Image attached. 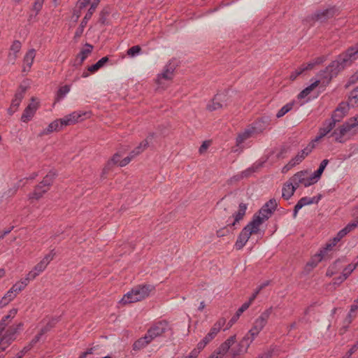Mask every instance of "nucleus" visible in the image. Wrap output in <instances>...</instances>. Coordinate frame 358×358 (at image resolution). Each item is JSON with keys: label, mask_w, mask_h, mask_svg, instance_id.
Instances as JSON below:
<instances>
[{"label": "nucleus", "mask_w": 358, "mask_h": 358, "mask_svg": "<svg viewBox=\"0 0 358 358\" xmlns=\"http://www.w3.org/2000/svg\"><path fill=\"white\" fill-rule=\"evenodd\" d=\"M227 101L228 96L226 93H217L208 101L206 105V109L210 112L221 109L227 106Z\"/></svg>", "instance_id": "obj_11"}, {"label": "nucleus", "mask_w": 358, "mask_h": 358, "mask_svg": "<svg viewBox=\"0 0 358 358\" xmlns=\"http://www.w3.org/2000/svg\"><path fill=\"white\" fill-rule=\"evenodd\" d=\"M358 134V114L349 118L333 132L335 140L340 143L345 142Z\"/></svg>", "instance_id": "obj_3"}, {"label": "nucleus", "mask_w": 358, "mask_h": 358, "mask_svg": "<svg viewBox=\"0 0 358 358\" xmlns=\"http://www.w3.org/2000/svg\"><path fill=\"white\" fill-rule=\"evenodd\" d=\"M154 135L151 134L148 136L145 140H143L142 142L140 143V144L136 147L131 153L132 154V156L136 157V156L139 155L141 153H142L145 149L148 147L150 142L152 139Z\"/></svg>", "instance_id": "obj_29"}, {"label": "nucleus", "mask_w": 358, "mask_h": 358, "mask_svg": "<svg viewBox=\"0 0 358 358\" xmlns=\"http://www.w3.org/2000/svg\"><path fill=\"white\" fill-rule=\"evenodd\" d=\"M55 256V252L52 250L48 255H46L44 258L41 261V262L47 267L49 263L54 259Z\"/></svg>", "instance_id": "obj_54"}, {"label": "nucleus", "mask_w": 358, "mask_h": 358, "mask_svg": "<svg viewBox=\"0 0 358 358\" xmlns=\"http://www.w3.org/2000/svg\"><path fill=\"white\" fill-rule=\"evenodd\" d=\"M226 323L224 318L218 320L211 327L209 332L206 336L198 343L196 348H194L195 351L199 355L200 352L205 348V347L217 336L218 332L222 329Z\"/></svg>", "instance_id": "obj_6"}, {"label": "nucleus", "mask_w": 358, "mask_h": 358, "mask_svg": "<svg viewBox=\"0 0 358 358\" xmlns=\"http://www.w3.org/2000/svg\"><path fill=\"white\" fill-rule=\"evenodd\" d=\"M250 307V303H244L241 307H240L238 310L236 311V314H237L238 316H241V315L248 308Z\"/></svg>", "instance_id": "obj_60"}, {"label": "nucleus", "mask_w": 358, "mask_h": 358, "mask_svg": "<svg viewBox=\"0 0 358 358\" xmlns=\"http://www.w3.org/2000/svg\"><path fill=\"white\" fill-rule=\"evenodd\" d=\"M256 135L253 129L250 126L246 127L243 131L238 134L236 138L237 145H240L241 143L245 142L248 138L253 137Z\"/></svg>", "instance_id": "obj_27"}, {"label": "nucleus", "mask_w": 358, "mask_h": 358, "mask_svg": "<svg viewBox=\"0 0 358 358\" xmlns=\"http://www.w3.org/2000/svg\"><path fill=\"white\" fill-rule=\"evenodd\" d=\"M55 256V252L52 250L48 255H46L44 258L41 261V262L47 267L49 263L54 259Z\"/></svg>", "instance_id": "obj_53"}, {"label": "nucleus", "mask_w": 358, "mask_h": 358, "mask_svg": "<svg viewBox=\"0 0 358 358\" xmlns=\"http://www.w3.org/2000/svg\"><path fill=\"white\" fill-rule=\"evenodd\" d=\"M46 267L40 262L37 264L34 269L31 271L27 275H29V278L34 279L37 275H38L41 272H43Z\"/></svg>", "instance_id": "obj_45"}, {"label": "nucleus", "mask_w": 358, "mask_h": 358, "mask_svg": "<svg viewBox=\"0 0 358 358\" xmlns=\"http://www.w3.org/2000/svg\"><path fill=\"white\" fill-rule=\"evenodd\" d=\"M31 278H29V275L24 279H22L15 282L10 288L17 295L22 291L29 284Z\"/></svg>", "instance_id": "obj_34"}, {"label": "nucleus", "mask_w": 358, "mask_h": 358, "mask_svg": "<svg viewBox=\"0 0 358 358\" xmlns=\"http://www.w3.org/2000/svg\"><path fill=\"white\" fill-rule=\"evenodd\" d=\"M38 106V101H37L36 99L32 98L31 103L24 109L21 117V120L24 122H28L30 121L34 117Z\"/></svg>", "instance_id": "obj_16"}, {"label": "nucleus", "mask_w": 358, "mask_h": 358, "mask_svg": "<svg viewBox=\"0 0 358 358\" xmlns=\"http://www.w3.org/2000/svg\"><path fill=\"white\" fill-rule=\"evenodd\" d=\"M55 256V252L52 250L48 255H46L44 258L41 261V262L47 267L49 263L54 259Z\"/></svg>", "instance_id": "obj_52"}, {"label": "nucleus", "mask_w": 358, "mask_h": 358, "mask_svg": "<svg viewBox=\"0 0 358 358\" xmlns=\"http://www.w3.org/2000/svg\"><path fill=\"white\" fill-rule=\"evenodd\" d=\"M22 324L20 323L10 326L6 331L3 338L2 342L8 343L15 339V334L20 329Z\"/></svg>", "instance_id": "obj_26"}, {"label": "nucleus", "mask_w": 358, "mask_h": 358, "mask_svg": "<svg viewBox=\"0 0 358 358\" xmlns=\"http://www.w3.org/2000/svg\"><path fill=\"white\" fill-rule=\"evenodd\" d=\"M358 59V44L348 48L345 52L341 54L338 59L326 69L324 73L331 76V79L336 76L345 67L350 66Z\"/></svg>", "instance_id": "obj_2"}, {"label": "nucleus", "mask_w": 358, "mask_h": 358, "mask_svg": "<svg viewBox=\"0 0 358 358\" xmlns=\"http://www.w3.org/2000/svg\"><path fill=\"white\" fill-rule=\"evenodd\" d=\"M294 166H295V165L291 161H289L287 164H286L285 166L282 167V173H287L288 171H289Z\"/></svg>", "instance_id": "obj_64"}, {"label": "nucleus", "mask_w": 358, "mask_h": 358, "mask_svg": "<svg viewBox=\"0 0 358 358\" xmlns=\"http://www.w3.org/2000/svg\"><path fill=\"white\" fill-rule=\"evenodd\" d=\"M323 62V59L320 57L315 59L313 62H311L307 64H303L299 67V71L297 72L298 74H301L306 70L312 69L316 64H319Z\"/></svg>", "instance_id": "obj_44"}, {"label": "nucleus", "mask_w": 358, "mask_h": 358, "mask_svg": "<svg viewBox=\"0 0 358 358\" xmlns=\"http://www.w3.org/2000/svg\"><path fill=\"white\" fill-rule=\"evenodd\" d=\"M357 262L355 264H350L343 269L342 275L334 280V283L336 285L341 284L351 274V273L356 268L358 265V257H357Z\"/></svg>", "instance_id": "obj_24"}, {"label": "nucleus", "mask_w": 358, "mask_h": 358, "mask_svg": "<svg viewBox=\"0 0 358 358\" xmlns=\"http://www.w3.org/2000/svg\"><path fill=\"white\" fill-rule=\"evenodd\" d=\"M135 157L132 156V154L130 152L129 156L124 157L120 162L119 166H124L127 165Z\"/></svg>", "instance_id": "obj_57"}, {"label": "nucleus", "mask_w": 358, "mask_h": 358, "mask_svg": "<svg viewBox=\"0 0 358 358\" xmlns=\"http://www.w3.org/2000/svg\"><path fill=\"white\" fill-rule=\"evenodd\" d=\"M108 61V58L107 57H102L95 64L89 66L87 69L90 72L94 73L101 68Z\"/></svg>", "instance_id": "obj_46"}, {"label": "nucleus", "mask_w": 358, "mask_h": 358, "mask_svg": "<svg viewBox=\"0 0 358 358\" xmlns=\"http://www.w3.org/2000/svg\"><path fill=\"white\" fill-rule=\"evenodd\" d=\"M292 180L295 182L296 186L303 185L305 187H308L317 182L316 180L313 178L312 174H309L308 171H301L295 173L292 176Z\"/></svg>", "instance_id": "obj_12"}, {"label": "nucleus", "mask_w": 358, "mask_h": 358, "mask_svg": "<svg viewBox=\"0 0 358 358\" xmlns=\"http://www.w3.org/2000/svg\"><path fill=\"white\" fill-rule=\"evenodd\" d=\"M44 0H36L33 9L36 11V13L39 12V10L41 9Z\"/></svg>", "instance_id": "obj_59"}, {"label": "nucleus", "mask_w": 358, "mask_h": 358, "mask_svg": "<svg viewBox=\"0 0 358 358\" xmlns=\"http://www.w3.org/2000/svg\"><path fill=\"white\" fill-rule=\"evenodd\" d=\"M277 207V201L275 199L269 200L263 208L271 210V212L273 213Z\"/></svg>", "instance_id": "obj_55"}, {"label": "nucleus", "mask_w": 358, "mask_h": 358, "mask_svg": "<svg viewBox=\"0 0 358 358\" xmlns=\"http://www.w3.org/2000/svg\"><path fill=\"white\" fill-rule=\"evenodd\" d=\"M57 176V173L55 171H49L43 178V180L40 182L41 185L47 187L49 190L50 185L52 184L55 178Z\"/></svg>", "instance_id": "obj_38"}, {"label": "nucleus", "mask_w": 358, "mask_h": 358, "mask_svg": "<svg viewBox=\"0 0 358 358\" xmlns=\"http://www.w3.org/2000/svg\"><path fill=\"white\" fill-rule=\"evenodd\" d=\"M91 117V112L90 111H73L71 113L65 115L62 118L65 127L75 124L79 122H82L85 119Z\"/></svg>", "instance_id": "obj_8"}, {"label": "nucleus", "mask_w": 358, "mask_h": 358, "mask_svg": "<svg viewBox=\"0 0 358 358\" xmlns=\"http://www.w3.org/2000/svg\"><path fill=\"white\" fill-rule=\"evenodd\" d=\"M168 80H162L161 82L158 81V78H157L156 83L158 85V88H160L162 90H165L168 87Z\"/></svg>", "instance_id": "obj_62"}, {"label": "nucleus", "mask_w": 358, "mask_h": 358, "mask_svg": "<svg viewBox=\"0 0 358 358\" xmlns=\"http://www.w3.org/2000/svg\"><path fill=\"white\" fill-rule=\"evenodd\" d=\"M329 250H326V248L320 252V253L315 255L312 259L307 264V267L310 266L311 268L315 267L317 264L322 261L324 256Z\"/></svg>", "instance_id": "obj_39"}, {"label": "nucleus", "mask_w": 358, "mask_h": 358, "mask_svg": "<svg viewBox=\"0 0 358 358\" xmlns=\"http://www.w3.org/2000/svg\"><path fill=\"white\" fill-rule=\"evenodd\" d=\"M323 171L324 170L319 167L318 169L312 174L313 176V178H315L317 182L320 178Z\"/></svg>", "instance_id": "obj_63"}, {"label": "nucleus", "mask_w": 358, "mask_h": 358, "mask_svg": "<svg viewBox=\"0 0 358 358\" xmlns=\"http://www.w3.org/2000/svg\"><path fill=\"white\" fill-rule=\"evenodd\" d=\"M247 206L245 203H241L238 207V211L234 215V221L231 223L232 226H235L240 220H243L245 215Z\"/></svg>", "instance_id": "obj_37"}, {"label": "nucleus", "mask_w": 358, "mask_h": 358, "mask_svg": "<svg viewBox=\"0 0 358 358\" xmlns=\"http://www.w3.org/2000/svg\"><path fill=\"white\" fill-rule=\"evenodd\" d=\"M335 123L333 120L327 122L320 129L317 136L311 141L315 144L319 142L323 137H324L328 133H329L333 128L335 127Z\"/></svg>", "instance_id": "obj_21"}, {"label": "nucleus", "mask_w": 358, "mask_h": 358, "mask_svg": "<svg viewBox=\"0 0 358 358\" xmlns=\"http://www.w3.org/2000/svg\"><path fill=\"white\" fill-rule=\"evenodd\" d=\"M55 256V252L52 250L48 255H46L44 258L41 261V262L47 267L49 263L54 259Z\"/></svg>", "instance_id": "obj_51"}, {"label": "nucleus", "mask_w": 358, "mask_h": 358, "mask_svg": "<svg viewBox=\"0 0 358 358\" xmlns=\"http://www.w3.org/2000/svg\"><path fill=\"white\" fill-rule=\"evenodd\" d=\"M252 341L249 336L245 335L236 346L230 350L229 354L231 358H236L245 354Z\"/></svg>", "instance_id": "obj_13"}, {"label": "nucleus", "mask_w": 358, "mask_h": 358, "mask_svg": "<svg viewBox=\"0 0 358 358\" xmlns=\"http://www.w3.org/2000/svg\"><path fill=\"white\" fill-rule=\"evenodd\" d=\"M343 268L342 262L340 260L335 262L327 270V275L332 276Z\"/></svg>", "instance_id": "obj_43"}, {"label": "nucleus", "mask_w": 358, "mask_h": 358, "mask_svg": "<svg viewBox=\"0 0 358 358\" xmlns=\"http://www.w3.org/2000/svg\"><path fill=\"white\" fill-rule=\"evenodd\" d=\"M69 91H70L69 86L64 85V86L61 87L59 89V90L57 91L56 101H59L61 99L64 97L66 96V94L69 93Z\"/></svg>", "instance_id": "obj_48"}, {"label": "nucleus", "mask_w": 358, "mask_h": 358, "mask_svg": "<svg viewBox=\"0 0 358 358\" xmlns=\"http://www.w3.org/2000/svg\"><path fill=\"white\" fill-rule=\"evenodd\" d=\"M16 296L17 294L11 289H10L0 301V306H6L10 301H12Z\"/></svg>", "instance_id": "obj_42"}, {"label": "nucleus", "mask_w": 358, "mask_h": 358, "mask_svg": "<svg viewBox=\"0 0 358 358\" xmlns=\"http://www.w3.org/2000/svg\"><path fill=\"white\" fill-rule=\"evenodd\" d=\"M315 202H317V201L315 200L314 197H303L301 198L296 205L294 207V217H296L297 215V213L299 210L302 208L303 206L306 205H310Z\"/></svg>", "instance_id": "obj_35"}, {"label": "nucleus", "mask_w": 358, "mask_h": 358, "mask_svg": "<svg viewBox=\"0 0 358 358\" xmlns=\"http://www.w3.org/2000/svg\"><path fill=\"white\" fill-rule=\"evenodd\" d=\"M272 310L273 308L270 307L269 308L262 312L259 317L256 319L252 328L246 334V336H249L252 341H254V339L259 335L260 331L264 329L272 313Z\"/></svg>", "instance_id": "obj_7"}, {"label": "nucleus", "mask_w": 358, "mask_h": 358, "mask_svg": "<svg viewBox=\"0 0 358 358\" xmlns=\"http://www.w3.org/2000/svg\"><path fill=\"white\" fill-rule=\"evenodd\" d=\"M96 3V7L99 5L100 0H78L76 4V8L73 12V18L77 21L80 15L81 10L85 8L87 6L93 7L94 3Z\"/></svg>", "instance_id": "obj_17"}, {"label": "nucleus", "mask_w": 358, "mask_h": 358, "mask_svg": "<svg viewBox=\"0 0 358 358\" xmlns=\"http://www.w3.org/2000/svg\"><path fill=\"white\" fill-rule=\"evenodd\" d=\"M141 48L139 45H134L127 50V55L130 57H134L140 53Z\"/></svg>", "instance_id": "obj_56"}, {"label": "nucleus", "mask_w": 358, "mask_h": 358, "mask_svg": "<svg viewBox=\"0 0 358 358\" xmlns=\"http://www.w3.org/2000/svg\"><path fill=\"white\" fill-rule=\"evenodd\" d=\"M272 215L271 210L262 208L252 220L243 229L235 243L236 250L242 249L252 235L261 234L260 227Z\"/></svg>", "instance_id": "obj_1"}, {"label": "nucleus", "mask_w": 358, "mask_h": 358, "mask_svg": "<svg viewBox=\"0 0 358 358\" xmlns=\"http://www.w3.org/2000/svg\"><path fill=\"white\" fill-rule=\"evenodd\" d=\"M16 296L17 294L11 289H10L0 301V306H6L10 301H12Z\"/></svg>", "instance_id": "obj_40"}, {"label": "nucleus", "mask_w": 358, "mask_h": 358, "mask_svg": "<svg viewBox=\"0 0 358 358\" xmlns=\"http://www.w3.org/2000/svg\"><path fill=\"white\" fill-rule=\"evenodd\" d=\"M357 227L358 217L356 220L348 224L343 229L339 231L336 235V236L332 240L330 241V243L327 245L326 250H331V248L334 247L338 242H339L344 236H345L350 231H353Z\"/></svg>", "instance_id": "obj_9"}, {"label": "nucleus", "mask_w": 358, "mask_h": 358, "mask_svg": "<svg viewBox=\"0 0 358 358\" xmlns=\"http://www.w3.org/2000/svg\"><path fill=\"white\" fill-rule=\"evenodd\" d=\"M96 1L94 3L93 7H90V8L87 10V13H86L85 16L84 17V19L89 20L91 17L92 16L95 9H96Z\"/></svg>", "instance_id": "obj_58"}, {"label": "nucleus", "mask_w": 358, "mask_h": 358, "mask_svg": "<svg viewBox=\"0 0 358 358\" xmlns=\"http://www.w3.org/2000/svg\"><path fill=\"white\" fill-rule=\"evenodd\" d=\"M320 78L315 80L310 85L301 91L298 97L299 99L305 98L320 84H322V85H327L331 80V76H328L326 73H324V71L320 74Z\"/></svg>", "instance_id": "obj_14"}, {"label": "nucleus", "mask_w": 358, "mask_h": 358, "mask_svg": "<svg viewBox=\"0 0 358 358\" xmlns=\"http://www.w3.org/2000/svg\"><path fill=\"white\" fill-rule=\"evenodd\" d=\"M240 316H238L237 314H235L231 320L229 321L227 326L226 327L227 329L231 328L238 320Z\"/></svg>", "instance_id": "obj_61"}, {"label": "nucleus", "mask_w": 358, "mask_h": 358, "mask_svg": "<svg viewBox=\"0 0 358 358\" xmlns=\"http://www.w3.org/2000/svg\"><path fill=\"white\" fill-rule=\"evenodd\" d=\"M93 49V46L90 44H86L84 48L80 51V52L77 55L76 59L74 62L75 66H79L83 64L85 59L88 57V55L92 52Z\"/></svg>", "instance_id": "obj_28"}, {"label": "nucleus", "mask_w": 358, "mask_h": 358, "mask_svg": "<svg viewBox=\"0 0 358 358\" xmlns=\"http://www.w3.org/2000/svg\"><path fill=\"white\" fill-rule=\"evenodd\" d=\"M298 186L296 185L295 182L292 180V177L283 185L282 189V196L287 200L290 199Z\"/></svg>", "instance_id": "obj_18"}, {"label": "nucleus", "mask_w": 358, "mask_h": 358, "mask_svg": "<svg viewBox=\"0 0 358 358\" xmlns=\"http://www.w3.org/2000/svg\"><path fill=\"white\" fill-rule=\"evenodd\" d=\"M349 104L352 106H358V87L350 92L349 96Z\"/></svg>", "instance_id": "obj_47"}, {"label": "nucleus", "mask_w": 358, "mask_h": 358, "mask_svg": "<svg viewBox=\"0 0 358 358\" xmlns=\"http://www.w3.org/2000/svg\"><path fill=\"white\" fill-rule=\"evenodd\" d=\"M357 227L358 217L356 220L348 224L343 229L339 231L336 235V236L332 240L330 241V243L327 245L326 250H331V248L334 247L338 242H339L344 236H345L350 231H353Z\"/></svg>", "instance_id": "obj_10"}, {"label": "nucleus", "mask_w": 358, "mask_h": 358, "mask_svg": "<svg viewBox=\"0 0 358 358\" xmlns=\"http://www.w3.org/2000/svg\"><path fill=\"white\" fill-rule=\"evenodd\" d=\"M22 48V44L19 41H14L10 48V51L8 55V60L9 62L14 64L18 57Z\"/></svg>", "instance_id": "obj_25"}, {"label": "nucleus", "mask_w": 358, "mask_h": 358, "mask_svg": "<svg viewBox=\"0 0 358 358\" xmlns=\"http://www.w3.org/2000/svg\"><path fill=\"white\" fill-rule=\"evenodd\" d=\"M35 57L36 50L34 49H30L26 52L23 59L22 71L24 72H29L30 71Z\"/></svg>", "instance_id": "obj_22"}, {"label": "nucleus", "mask_w": 358, "mask_h": 358, "mask_svg": "<svg viewBox=\"0 0 358 358\" xmlns=\"http://www.w3.org/2000/svg\"><path fill=\"white\" fill-rule=\"evenodd\" d=\"M55 256V252L52 250L48 255H46L44 258L41 261V262L47 267L49 263L54 259Z\"/></svg>", "instance_id": "obj_50"}, {"label": "nucleus", "mask_w": 358, "mask_h": 358, "mask_svg": "<svg viewBox=\"0 0 358 358\" xmlns=\"http://www.w3.org/2000/svg\"><path fill=\"white\" fill-rule=\"evenodd\" d=\"M16 296L17 294L11 289H10L0 301V306H6L10 301H12Z\"/></svg>", "instance_id": "obj_41"}, {"label": "nucleus", "mask_w": 358, "mask_h": 358, "mask_svg": "<svg viewBox=\"0 0 358 358\" xmlns=\"http://www.w3.org/2000/svg\"><path fill=\"white\" fill-rule=\"evenodd\" d=\"M48 191V189H47V187H45L44 186H43L41 184H38L34 191L29 194V199L30 200H38L40 199L44 194H45Z\"/></svg>", "instance_id": "obj_33"}, {"label": "nucleus", "mask_w": 358, "mask_h": 358, "mask_svg": "<svg viewBox=\"0 0 358 358\" xmlns=\"http://www.w3.org/2000/svg\"><path fill=\"white\" fill-rule=\"evenodd\" d=\"M176 69L175 64L169 62L167 64L162 73L158 75V81L161 82L162 80L171 81L173 77L174 71Z\"/></svg>", "instance_id": "obj_19"}, {"label": "nucleus", "mask_w": 358, "mask_h": 358, "mask_svg": "<svg viewBox=\"0 0 358 358\" xmlns=\"http://www.w3.org/2000/svg\"><path fill=\"white\" fill-rule=\"evenodd\" d=\"M63 121L62 118L56 120L52 122L48 127L43 131L44 134H48L54 131H58L65 127L64 124H62Z\"/></svg>", "instance_id": "obj_30"}, {"label": "nucleus", "mask_w": 358, "mask_h": 358, "mask_svg": "<svg viewBox=\"0 0 358 358\" xmlns=\"http://www.w3.org/2000/svg\"><path fill=\"white\" fill-rule=\"evenodd\" d=\"M268 124V122L265 118H262L255 122H254L252 125H250L251 128L253 129V131L256 134V135L262 133Z\"/></svg>", "instance_id": "obj_31"}, {"label": "nucleus", "mask_w": 358, "mask_h": 358, "mask_svg": "<svg viewBox=\"0 0 358 358\" xmlns=\"http://www.w3.org/2000/svg\"><path fill=\"white\" fill-rule=\"evenodd\" d=\"M155 287L150 285H139L125 294L119 303L123 306L136 303L148 297Z\"/></svg>", "instance_id": "obj_4"}, {"label": "nucleus", "mask_w": 358, "mask_h": 358, "mask_svg": "<svg viewBox=\"0 0 358 358\" xmlns=\"http://www.w3.org/2000/svg\"><path fill=\"white\" fill-rule=\"evenodd\" d=\"M236 341V338L235 335L230 336L208 358H224Z\"/></svg>", "instance_id": "obj_15"}, {"label": "nucleus", "mask_w": 358, "mask_h": 358, "mask_svg": "<svg viewBox=\"0 0 358 358\" xmlns=\"http://www.w3.org/2000/svg\"><path fill=\"white\" fill-rule=\"evenodd\" d=\"M315 148V145L313 142L310 143V144L302 150L300 152H299L294 158H292L290 161L296 166L300 164L306 156L308 155L309 153L312 152L313 148Z\"/></svg>", "instance_id": "obj_23"}, {"label": "nucleus", "mask_w": 358, "mask_h": 358, "mask_svg": "<svg viewBox=\"0 0 358 358\" xmlns=\"http://www.w3.org/2000/svg\"><path fill=\"white\" fill-rule=\"evenodd\" d=\"M169 329L168 323L160 322L151 327L145 336L134 344V350H139L147 346L153 339L164 334Z\"/></svg>", "instance_id": "obj_5"}, {"label": "nucleus", "mask_w": 358, "mask_h": 358, "mask_svg": "<svg viewBox=\"0 0 358 358\" xmlns=\"http://www.w3.org/2000/svg\"><path fill=\"white\" fill-rule=\"evenodd\" d=\"M56 323V320L52 319L50 321H48L47 322V324L41 329L40 331L38 332V334L35 336V338L32 340L31 343H37L38 341H39L41 337L44 334H45L46 332H48V331L50 330V329H52L55 324Z\"/></svg>", "instance_id": "obj_36"}, {"label": "nucleus", "mask_w": 358, "mask_h": 358, "mask_svg": "<svg viewBox=\"0 0 358 358\" xmlns=\"http://www.w3.org/2000/svg\"><path fill=\"white\" fill-rule=\"evenodd\" d=\"M349 110V104L343 102L339 104L332 115V120L334 122H339L344 116L346 115Z\"/></svg>", "instance_id": "obj_20"}, {"label": "nucleus", "mask_w": 358, "mask_h": 358, "mask_svg": "<svg viewBox=\"0 0 358 358\" xmlns=\"http://www.w3.org/2000/svg\"><path fill=\"white\" fill-rule=\"evenodd\" d=\"M22 99V94H15V97L12 100L10 106L7 110V113L10 116L13 115L17 110Z\"/></svg>", "instance_id": "obj_32"}, {"label": "nucleus", "mask_w": 358, "mask_h": 358, "mask_svg": "<svg viewBox=\"0 0 358 358\" xmlns=\"http://www.w3.org/2000/svg\"><path fill=\"white\" fill-rule=\"evenodd\" d=\"M293 106L292 103H289L286 105H285L280 110H278V112L276 114V117L280 118L282 116H284L287 113H288Z\"/></svg>", "instance_id": "obj_49"}]
</instances>
